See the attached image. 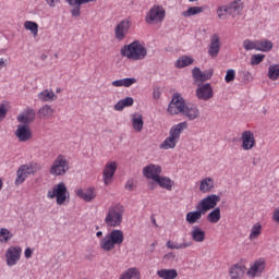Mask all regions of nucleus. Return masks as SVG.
Segmentation results:
<instances>
[{"label":"nucleus","mask_w":279,"mask_h":279,"mask_svg":"<svg viewBox=\"0 0 279 279\" xmlns=\"http://www.w3.org/2000/svg\"><path fill=\"white\" fill-rule=\"evenodd\" d=\"M120 53L123 58H128V60H145L147 57V48L141 45V41L134 40L129 45H124Z\"/></svg>","instance_id":"obj_1"},{"label":"nucleus","mask_w":279,"mask_h":279,"mask_svg":"<svg viewBox=\"0 0 279 279\" xmlns=\"http://www.w3.org/2000/svg\"><path fill=\"white\" fill-rule=\"evenodd\" d=\"M187 128V122H181L173 125L170 129L169 136L159 145V149H175L178 141H180V134H182Z\"/></svg>","instance_id":"obj_2"},{"label":"nucleus","mask_w":279,"mask_h":279,"mask_svg":"<svg viewBox=\"0 0 279 279\" xmlns=\"http://www.w3.org/2000/svg\"><path fill=\"white\" fill-rule=\"evenodd\" d=\"M123 213L125 208L121 204L110 206L105 217V223L108 228H119L123 223Z\"/></svg>","instance_id":"obj_3"},{"label":"nucleus","mask_w":279,"mask_h":279,"mask_svg":"<svg viewBox=\"0 0 279 279\" xmlns=\"http://www.w3.org/2000/svg\"><path fill=\"white\" fill-rule=\"evenodd\" d=\"M123 232L119 229H113L100 240L99 246L104 250V252H112L114 245H121L123 243Z\"/></svg>","instance_id":"obj_4"},{"label":"nucleus","mask_w":279,"mask_h":279,"mask_svg":"<svg viewBox=\"0 0 279 279\" xmlns=\"http://www.w3.org/2000/svg\"><path fill=\"white\" fill-rule=\"evenodd\" d=\"M47 197H49V199L57 198L58 206H62V204L71 197V194L69 193L66 185L61 182L57 184L52 191H48Z\"/></svg>","instance_id":"obj_5"},{"label":"nucleus","mask_w":279,"mask_h":279,"mask_svg":"<svg viewBox=\"0 0 279 279\" xmlns=\"http://www.w3.org/2000/svg\"><path fill=\"white\" fill-rule=\"evenodd\" d=\"M186 108V100L180 93H174L170 104L168 105V112L169 114H182Z\"/></svg>","instance_id":"obj_6"},{"label":"nucleus","mask_w":279,"mask_h":279,"mask_svg":"<svg viewBox=\"0 0 279 279\" xmlns=\"http://www.w3.org/2000/svg\"><path fill=\"white\" fill-rule=\"evenodd\" d=\"M166 15L167 11H165V8H162L161 5H154L146 14L145 21L149 25H151L154 21H156V23H162Z\"/></svg>","instance_id":"obj_7"},{"label":"nucleus","mask_w":279,"mask_h":279,"mask_svg":"<svg viewBox=\"0 0 279 279\" xmlns=\"http://www.w3.org/2000/svg\"><path fill=\"white\" fill-rule=\"evenodd\" d=\"M69 171V160L63 155H59L50 168L51 175H64Z\"/></svg>","instance_id":"obj_8"},{"label":"nucleus","mask_w":279,"mask_h":279,"mask_svg":"<svg viewBox=\"0 0 279 279\" xmlns=\"http://www.w3.org/2000/svg\"><path fill=\"white\" fill-rule=\"evenodd\" d=\"M218 202H221V196L211 194L203 198L197 204V207L206 215L208 210H213L214 208H217Z\"/></svg>","instance_id":"obj_9"},{"label":"nucleus","mask_w":279,"mask_h":279,"mask_svg":"<svg viewBox=\"0 0 279 279\" xmlns=\"http://www.w3.org/2000/svg\"><path fill=\"white\" fill-rule=\"evenodd\" d=\"M36 173V167L33 165H23L16 171L15 184L16 186L23 184L27 180L28 175H34Z\"/></svg>","instance_id":"obj_10"},{"label":"nucleus","mask_w":279,"mask_h":279,"mask_svg":"<svg viewBox=\"0 0 279 279\" xmlns=\"http://www.w3.org/2000/svg\"><path fill=\"white\" fill-rule=\"evenodd\" d=\"M21 254H23L21 246L9 247L5 253L8 267H14L21 260Z\"/></svg>","instance_id":"obj_11"},{"label":"nucleus","mask_w":279,"mask_h":279,"mask_svg":"<svg viewBox=\"0 0 279 279\" xmlns=\"http://www.w3.org/2000/svg\"><path fill=\"white\" fill-rule=\"evenodd\" d=\"M196 97L201 101H208L215 97V92L213 90V85L210 83L202 84L196 89Z\"/></svg>","instance_id":"obj_12"},{"label":"nucleus","mask_w":279,"mask_h":279,"mask_svg":"<svg viewBox=\"0 0 279 279\" xmlns=\"http://www.w3.org/2000/svg\"><path fill=\"white\" fill-rule=\"evenodd\" d=\"M160 173H162V167L158 165L150 163L143 168V175L144 178H147V180H156V178L160 177Z\"/></svg>","instance_id":"obj_13"},{"label":"nucleus","mask_w":279,"mask_h":279,"mask_svg":"<svg viewBox=\"0 0 279 279\" xmlns=\"http://www.w3.org/2000/svg\"><path fill=\"white\" fill-rule=\"evenodd\" d=\"M19 123L22 125H29L36 121V110L27 107L20 116H17Z\"/></svg>","instance_id":"obj_14"},{"label":"nucleus","mask_w":279,"mask_h":279,"mask_svg":"<svg viewBox=\"0 0 279 279\" xmlns=\"http://www.w3.org/2000/svg\"><path fill=\"white\" fill-rule=\"evenodd\" d=\"M15 136L20 143H27L32 138V129L28 124H20L15 131Z\"/></svg>","instance_id":"obj_15"},{"label":"nucleus","mask_w":279,"mask_h":279,"mask_svg":"<svg viewBox=\"0 0 279 279\" xmlns=\"http://www.w3.org/2000/svg\"><path fill=\"white\" fill-rule=\"evenodd\" d=\"M241 138L242 149H244V151H250V149L256 147V138H254V133H252V131H244Z\"/></svg>","instance_id":"obj_16"},{"label":"nucleus","mask_w":279,"mask_h":279,"mask_svg":"<svg viewBox=\"0 0 279 279\" xmlns=\"http://www.w3.org/2000/svg\"><path fill=\"white\" fill-rule=\"evenodd\" d=\"M117 171V162L110 161L106 165L102 171V178L106 186L112 183V178H114V173Z\"/></svg>","instance_id":"obj_17"},{"label":"nucleus","mask_w":279,"mask_h":279,"mask_svg":"<svg viewBox=\"0 0 279 279\" xmlns=\"http://www.w3.org/2000/svg\"><path fill=\"white\" fill-rule=\"evenodd\" d=\"M130 32V20H122L114 29V36L117 40H123L125 34Z\"/></svg>","instance_id":"obj_18"},{"label":"nucleus","mask_w":279,"mask_h":279,"mask_svg":"<svg viewBox=\"0 0 279 279\" xmlns=\"http://www.w3.org/2000/svg\"><path fill=\"white\" fill-rule=\"evenodd\" d=\"M213 70H205L202 72L199 68H194L192 70V75L196 82H208V80L213 78Z\"/></svg>","instance_id":"obj_19"},{"label":"nucleus","mask_w":279,"mask_h":279,"mask_svg":"<svg viewBox=\"0 0 279 279\" xmlns=\"http://www.w3.org/2000/svg\"><path fill=\"white\" fill-rule=\"evenodd\" d=\"M183 117H186L189 121H195L199 117V109L193 104H186L182 112Z\"/></svg>","instance_id":"obj_20"},{"label":"nucleus","mask_w":279,"mask_h":279,"mask_svg":"<svg viewBox=\"0 0 279 279\" xmlns=\"http://www.w3.org/2000/svg\"><path fill=\"white\" fill-rule=\"evenodd\" d=\"M203 215L206 214L196 205V210L189 211L185 216V220L190 226H195V223L199 222V219H202Z\"/></svg>","instance_id":"obj_21"},{"label":"nucleus","mask_w":279,"mask_h":279,"mask_svg":"<svg viewBox=\"0 0 279 279\" xmlns=\"http://www.w3.org/2000/svg\"><path fill=\"white\" fill-rule=\"evenodd\" d=\"M219 51H221V44L219 43V36L214 35L210 40V45L208 48V54L210 58H217L219 56Z\"/></svg>","instance_id":"obj_22"},{"label":"nucleus","mask_w":279,"mask_h":279,"mask_svg":"<svg viewBox=\"0 0 279 279\" xmlns=\"http://www.w3.org/2000/svg\"><path fill=\"white\" fill-rule=\"evenodd\" d=\"M77 197L84 199V202H93L97 197V193H95V187H88L87 190H77Z\"/></svg>","instance_id":"obj_23"},{"label":"nucleus","mask_w":279,"mask_h":279,"mask_svg":"<svg viewBox=\"0 0 279 279\" xmlns=\"http://www.w3.org/2000/svg\"><path fill=\"white\" fill-rule=\"evenodd\" d=\"M227 5L229 8V16L233 19L243 12V2H241V0H234Z\"/></svg>","instance_id":"obj_24"},{"label":"nucleus","mask_w":279,"mask_h":279,"mask_svg":"<svg viewBox=\"0 0 279 279\" xmlns=\"http://www.w3.org/2000/svg\"><path fill=\"white\" fill-rule=\"evenodd\" d=\"M191 236L195 243H204L206 241V231L202 230L198 226L192 227Z\"/></svg>","instance_id":"obj_25"},{"label":"nucleus","mask_w":279,"mask_h":279,"mask_svg":"<svg viewBox=\"0 0 279 279\" xmlns=\"http://www.w3.org/2000/svg\"><path fill=\"white\" fill-rule=\"evenodd\" d=\"M265 270V259H257L254 265L247 270L248 276H256L257 274H263Z\"/></svg>","instance_id":"obj_26"},{"label":"nucleus","mask_w":279,"mask_h":279,"mask_svg":"<svg viewBox=\"0 0 279 279\" xmlns=\"http://www.w3.org/2000/svg\"><path fill=\"white\" fill-rule=\"evenodd\" d=\"M156 184H158L161 189H166V191H172L175 182L169 179V177H158L155 180Z\"/></svg>","instance_id":"obj_27"},{"label":"nucleus","mask_w":279,"mask_h":279,"mask_svg":"<svg viewBox=\"0 0 279 279\" xmlns=\"http://www.w3.org/2000/svg\"><path fill=\"white\" fill-rule=\"evenodd\" d=\"M231 279H241L242 276H245V266L235 264L230 268Z\"/></svg>","instance_id":"obj_28"},{"label":"nucleus","mask_w":279,"mask_h":279,"mask_svg":"<svg viewBox=\"0 0 279 279\" xmlns=\"http://www.w3.org/2000/svg\"><path fill=\"white\" fill-rule=\"evenodd\" d=\"M133 84H136L135 77H126L122 80H117L111 83L112 86H116L117 88H120L123 86L124 88H130V86H133Z\"/></svg>","instance_id":"obj_29"},{"label":"nucleus","mask_w":279,"mask_h":279,"mask_svg":"<svg viewBox=\"0 0 279 279\" xmlns=\"http://www.w3.org/2000/svg\"><path fill=\"white\" fill-rule=\"evenodd\" d=\"M215 189V181L211 178H205L201 181L199 191L202 193H210Z\"/></svg>","instance_id":"obj_30"},{"label":"nucleus","mask_w":279,"mask_h":279,"mask_svg":"<svg viewBox=\"0 0 279 279\" xmlns=\"http://www.w3.org/2000/svg\"><path fill=\"white\" fill-rule=\"evenodd\" d=\"M274 49V43L268 39H262L257 41V51H263L264 53H269Z\"/></svg>","instance_id":"obj_31"},{"label":"nucleus","mask_w":279,"mask_h":279,"mask_svg":"<svg viewBox=\"0 0 279 279\" xmlns=\"http://www.w3.org/2000/svg\"><path fill=\"white\" fill-rule=\"evenodd\" d=\"M131 106H134V98L126 97V98L119 100L114 105V110H117L118 112H121V110H123V108H130Z\"/></svg>","instance_id":"obj_32"},{"label":"nucleus","mask_w":279,"mask_h":279,"mask_svg":"<svg viewBox=\"0 0 279 279\" xmlns=\"http://www.w3.org/2000/svg\"><path fill=\"white\" fill-rule=\"evenodd\" d=\"M191 245H193V242L178 243L169 240L166 243V247H168V250H186V247H191Z\"/></svg>","instance_id":"obj_33"},{"label":"nucleus","mask_w":279,"mask_h":279,"mask_svg":"<svg viewBox=\"0 0 279 279\" xmlns=\"http://www.w3.org/2000/svg\"><path fill=\"white\" fill-rule=\"evenodd\" d=\"M157 276L162 279H175L178 278V270L175 269H161L157 271Z\"/></svg>","instance_id":"obj_34"},{"label":"nucleus","mask_w":279,"mask_h":279,"mask_svg":"<svg viewBox=\"0 0 279 279\" xmlns=\"http://www.w3.org/2000/svg\"><path fill=\"white\" fill-rule=\"evenodd\" d=\"M220 220H221V209L219 207H215L214 210H211L207 215V221H209V223H219Z\"/></svg>","instance_id":"obj_35"},{"label":"nucleus","mask_w":279,"mask_h":279,"mask_svg":"<svg viewBox=\"0 0 279 279\" xmlns=\"http://www.w3.org/2000/svg\"><path fill=\"white\" fill-rule=\"evenodd\" d=\"M38 99L40 101H56V99H58V96L56 95V93L50 92L49 89H45L38 94Z\"/></svg>","instance_id":"obj_36"},{"label":"nucleus","mask_w":279,"mask_h":279,"mask_svg":"<svg viewBox=\"0 0 279 279\" xmlns=\"http://www.w3.org/2000/svg\"><path fill=\"white\" fill-rule=\"evenodd\" d=\"M53 112L54 110L51 108V106L45 105L38 110V117L39 119H51Z\"/></svg>","instance_id":"obj_37"},{"label":"nucleus","mask_w":279,"mask_h":279,"mask_svg":"<svg viewBox=\"0 0 279 279\" xmlns=\"http://www.w3.org/2000/svg\"><path fill=\"white\" fill-rule=\"evenodd\" d=\"M195 60L189 56H182L179 58L175 62V68L177 69H184L185 66H191Z\"/></svg>","instance_id":"obj_38"},{"label":"nucleus","mask_w":279,"mask_h":279,"mask_svg":"<svg viewBox=\"0 0 279 279\" xmlns=\"http://www.w3.org/2000/svg\"><path fill=\"white\" fill-rule=\"evenodd\" d=\"M132 124L135 132H143V125H145V122L143 121V116L135 113L132 119Z\"/></svg>","instance_id":"obj_39"},{"label":"nucleus","mask_w":279,"mask_h":279,"mask_svg":"<svg viewBox=\"0 0 279 279\" xmlns=\"http://www.w3.org/2000/svg\"><path fill=\"white\" fill-rule=\"evenodd\" d=\"M204 12V7H190L186 11L182 12V16L189 19L190 16H195Z\"/></svg>","instance_id":"obj_40"},{"label":"nucleus","mask_w":279,"mask_h":279,"mask_svg":"<svg viewBox=\"0 0 279 279\" xmlns=\"http://www.w3.org/2000/svg\"><path fill=\"white\" fill-rule=\"evenodd\" d=\"M268 77L276 82L279 77V64H271L268 68Z\"/></svg>","instance_id":"obj_41"},{"label":"nucleus","mask_w":279,"mask_h":279,"mask_svg":"<svg viewBox=\"0 0 279 279\" xmlns=\"http://www.w3.org/2000/svg\"><path fill=\"white\" fill-rule=\"evenodd\" d=\"M12 236H14V234H12L10 230L5 228L0 229V243H8Z\"/></svg>","instance_id":"obj_42"},{"label":"nucleus","mask_w":279,"mask_h":279,"mask_svg":"<svg viewBox=\"0 0 279 279\" xmlns=\"http://www.w3.org/2000/svg\"><path fill=\"white\" fill-rule=\"evenodd\" d=\"M24 27L25 29H27L28 32H32V34L34 36H38V23L36 22H32V21H26L24 23Z\"/></svg>","instance_id":"obj_43"},{"label":"nucleus","mask_w":279,"mask_h":279,"mask_svg":"<svg viewBox=\"0 0 279 279\" xmlns=\"http://www.w3.org/2000/svg\"><path fill=\"white\" fill-rule=\"evenodd\" d=\"M260 230H263L260 222L255 223L251 229L250 240L254 241V239L260 236Z\"/></svg>","instance_id":"obj_44"},{"label":"nucleus","mask_w":279,"mask_h":279,"mask_svg":"<svg viewBox=\"0 0 279 279\" xmlns=\"http://www.w3.org/2000/svg\"><path fill=\"white\" fill-rule=\"evenodd\" d=\"M228 14H230V9H229L228 4L218 7L217 15L220 21H226V16H228Z\"/></svg>","instance_id":"obj_45"},{"label":"nucleus","mask_w":279,"mask_h":279,"mask_svg":"<svg viewBox=\"0 0 279 279\" xmlns=\"http://www.w3.org/2000/svg\"><path fill=\"white\" fill-rule=\"evenodd\" d=\"M138 276V269L137 268H129L125 272H123L119 279H133Z\"/></svg>","instance_id":"obj_46"},{"label":"nucleus","mask_w":279,"mask_h":279,"mask_svg":"<svg viewBox=\"0 0 279 279\" xmlns=\"http://www.w3.org/2000/svg\"><path fill=\"white\" fill-rule=\"evenodd\" d=\"M263 60H265V54H260V53L253 54L251 57V66H256L260 64Z\"/></svg>","instance_id":"obj_47"},{"label":"nucleus","mask_w":279,"mask_h":279,"mask_svg":"<svg viewBox=\"0 0 279 279\" xmlns=\"http://www.w3.org/2000/svg\"><path fill=\"white\" fill-rule=\"evenodd\" d=\"M243 47H244L245 51H252V49H255L257 51V49H258L257 41L254 43L250 39H246L243 41Z\"/></svg>","instance_id":"obj_48"},{"label":"nucleus","mask_w":279,"mask_h":279,"mask_svg":"<svg viewBox=\"0 0 279 279\" xmlns=\"http://www.w3.org/2000/svg\"><path fill=\"white\" fill-rule=\"evenodd\" d=\"M234 77H236V72L232 69H229L225 76V82L230 84V82H234Z\"/></svg>","instance_id":"obj_49"},{"label":"nucleus","mask_w":279,"mask_h":279,"mask_svg":"<svg viewBox=\"0 0 279 279\" xmlns=\"http://www.w3.org/2000/svg\"><path fill=\"white\" fill-rule=\"evenodd\" d=\"M173 260H175V254L173 252L163 255V263H166L167 265L173 263Z\"/></svg>","instance_id":"obj_50"},{"label":"nucleus","mask_w":279,"mask_h":279,"mask_svg":"<svg viewBox=\"0 0 279 279\" xmlns=\"http://www.w3.org/2000/svg\"><path fill=\"white\" fill-rule=\"evenodd\" d=\"M242 82L243 84H250V82H252V80H254V76H252V73L247 72V71H243L242 72Z\"/></svg>","instance_id":"obj_51"},{"label":"nucleus","mask_w":279,"mask_h":279,"mask_svg":"<svg viewBox=\"0 0 279 279\" xmlns=\"http://www.w3.org/2000/svg\"><path fill=\"white\" fill-rule=\"evenodd\" d=\"M8 117V109L5 108V104L0 105V121H3Z\"/></svg>","instance_id":"obj_52"},{"label":"nucleus","mask_w":279,"mask_h":279,"mask_svg":"<svg viewBox=\"0 0 279 279\" xmlns=\"http://www.w3.org/2000/svg\"><path fill=\"white\" fill-rule=\"evenodd\" d=\"M153 97L154 99H160V88H155L153 90Z\"/></svg>","instance_id":"obj_53"},{"label":"nucleus","mask_w":279,"mask_h":279,"mask_svg":"<svg viewBox=\"0 0 279 279\" xmlns=\"http://www.w3.org/2000/svg\"><path fill=\"white\" fill-rule=\"evenodd\" d=\"M126 191H134V182L133 181H128L125 184Z\"/></svg>","instance_id":"obj_54"},{"label":"nucleus","mask_w":279,"mask_h":279,"mask_svg":"<svg viewBox=\"0 0 279 279\" xmlns=\"http://www.w3.org/2000/svg\"><path fill=\"white\" fill-rule=\"evenodd\" d=\"M33 254H34V251H32V248H29V247H27V248L24 251V256H25V258H29Z\"/></svg>","instance_id":"obj_55"},{"label":"nucleus","mask_w":279,"mask_h":279,"mask_svg":"<svg viewBox=\"0 0 279 279\" xmlns=\"http://www.w3.org/2000/svg\"><path fill=\"white\" fill-rule=\"evenodd\" d=\"M148 187L150 189V191H154V189H156V181H151L148 183Z\"/></svg>","instance_id":"obj_56"},{"label":"nucleus","mask_w":279,"mask_h":279,"mask_svg":"<svg viewBox=\"0 0 279 279\" xmlns=\"http://www.w3.org/2000/svg\"><path fill=\"white\" fill-rule=\"evenodd\" d=\"M5 66V61L3 59H0V69H3Z\"/></svg>","instance_id":"obj_57"},{"label":"nucleus","mask_w":279,"mask_h":279,"mask_svg":"<svg viewBox=\"0 0 279 279\" xmlns=\"http://www.w3.org/2000/svg\"><path fill=\"white\" fill-rule=\"evenodd\" d=\"M96 236L99 239L100 236H104V232L102 231H97L96 232Z\"/></svg>","instance_id":"obj_58"},{"label":"nucleus","mask_w":279,"mask_h":279,"mask_svg":"<svg viewBox=\"0 0 279 279\" xmlns=\"http://www.w3.org/2000/svg\"><path fill=\"white\" fill-rule=\"evenodd\" d=\"M40 60H43V62H45V60H47V54H41Z\"/></svg>","instance_id":"obj_59"},{"label":"nucleus","mask_w":279,"mask_h":279,"mask_svg":"<svg viewBox=\"0 0 279 279\" xmlns=\"http://www.w3.org/2000/svg\"><path fill=\"white\" fill-rule=\"evenodd\" d=\"M3 189V181L0 179V191Z\"/></svg>","instance_id":"obj_60"},{"label":"nucleus","mask_w":279,"mask_h":279,"mask_svg":"<svg viewBox=\"0 0 279 279\" xmlns=\"http://www.w3.org/2000/svg\"><path fill=\"white\" fill-rule=\"evenodd\" d=\"M151 247H156V242H153V243H151Z\"/></svg>","instance_id":"obj_61"},{"label":"nucleus","mask_w":279,"mask_h":279,"mask_svg":"<svg viewBox=\"0 0 279 279\" xmlns=\"http://www.w3.org/2000/svg\"><path fill=\"white\" fill-rule=\"evenodd\" d=\"M60 92H61V89H60V88H57V89H56V93H60Z\"/></svg>","instance_id":"obj_62"},{"label":"nucleus","mask_w":279,"mask_h":279,"mask_svg":"<svg viewBox=\"0 0 279 279\" xmlns=\"http://www.w3.org/2000/svg\"><path fill=\"white\" fill-rule=\"evenodd\" d=\"M153 223H156V218H153Z\"/></svg>","instance_id":"obj_63"},{"label":"nucleus","mask_w":279,"mask_h":279,"mask_svg":"<svg viewBox=\"0 0 279 279\" xmlns=\"http://www.w3.org/2000/svg\"><path fill=\"white\" fill-rule=\"evenodd\" d=\"M190 1V3H193V1H197V0H189Z\"/></svg>","instance_id":"obj_64"}]
</instances>
